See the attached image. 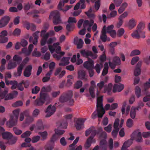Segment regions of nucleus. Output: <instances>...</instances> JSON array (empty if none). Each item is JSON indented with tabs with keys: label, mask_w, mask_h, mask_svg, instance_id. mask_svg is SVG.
I'll use <instances>...</instances> for the list:
<instances>
[{
	"label": "nucleus",
	"mask_w": 150,
	"mask_h": 150,
	"mask_svg": "<svg viewBox=\"0 0 150 150\" xmlns=\"http://www.w3.org/2000/svg\"><path fill=\"white\" fill-rule=\"evenodd\" d=\"M40 137L39 136H34L32 137L31 141L33 143L37 142L40 139Z\"/></svg>",
	"instance_id": "nucleus-58"
},
{
	"label": "nucleus",
	"mask_w": 150,
	"mask_h": 150,
	"mask_svg": "<svg viewBox=\"0 0 150 150\" xmlns=\"http://www.w3.org/2000/svg\"><path fill=\"white\" fill-rule=\"evenodd\" d=\"M112 62L115 64V65H119L120 63V58L117 57H115L113 58Z\"/></svg>",
	"instance_id": "nucleus-46"
},
{
	"label": "nucleus",
	"mask_w": 150,
	"mask_h": 150,
	"mask_svg": "<svg viewBox=\"0 0 150 150\" xmlns=\"http://www.w3.org/2000/svg\"><path fill=\"white\" fill-rule=\"evenodd\" d=\"M73 94L71 91L68 92L62 93L59 97V100L61 103L68 101L69 105H72L74 102V100L72 98Z\"/></svg>",
	"instance_id": "nucleus-4"
},
{
	"label": "nucleus",
	"mask_w": 150,
	"mask_h": 150,
	"mask_svg": "<svg viewBox=\"0 0 150 150\" xmlns=\"http://www.w3.org/2000/svg\"><path fill=\"white\" fill-rule=\"evenodd\" d=\"M2 136L4 139H11L13 136L12 134L8 132H6L3 133Z\"/></svg>",
	"instance_id": "nucleus-29"
},
{
	"label": "nucleus",
	"mask_w": 150,
	"mask_h": 150,
	"mask_svg": "<svg viewBox=\"0 0 150 150\" xmlns=\"http://www.w3.org/2000/svg\"><path fill=\"white\" fill-rule=\"evenodd\" d=\"M32 67L28 65L25 68L23 72V75L25 77H28L31 75Z\"/></svg>",
	"instance_id": "nucleus-11"
},
{
	"label": "nucleus",
	"mask_w": 150,
	"mask_h": 150,
	"mask_svg": "<svg viewBox=\"0 0 150 150\" xmlns=\"http://www.w3.org/2000/svg\"><path fill=\"white\" fill-rule=\"evenodd\" d=\"M56 111V108L54 105L52 106L51 105H49L46 110L45 113H47L45 117H48L53 115Z\"/></svg>",
	"instance_id": "nucleus-6"
},
{
	"label": "nucleus",
	"mask_w": 150,
	"mask_h": 150,
	"mask_svg": "<svg viewBox=\"0 0 150 150\" xmlns=\"http://www.w3.org/2000/svg\"><path fill=\"white\" fill-rule=\"evenodd\" d=\"M91 86L89 88V92L91 97L93 98H94L95 97L94 91V88L95 86V83L94 81H92L91 82Z\"/></svg>",
	"instance_id": "nucleus-13"
},
{
	"label": "nucleus",
	"mask_w": 150,
	"mask_h": 150,
	"mask_svg": "<svg viewBox=\"0 0 150 150\" xmlns=\"http://www.w3.org/2000/svg\"><path fill=\"white\" fill-rule=\"evenodd\" d=\"M124 33V29L123 28H120L117 31V35L118 37H120L123 35Z\"/></svg>",
	"instance_id": "nucleus-55"
},
{
	"label": "nucleus",
	"mask_w": 150,
	"mask_h": 150,
	"mask_svg": "<svg viewBox=\"0 0 150 150\" xmlns=\"http://www.w3.org/2000/svg\"><path fill=\"white\" fill-rule=\"evenodd\" d=\"M14 61L16 62L18 64L21 63L22 60V57L18 55H15L13 57Z\"/></svg>",
	"instance_id": "nucleus-38"
},
{
	"label": "nucleus",
	"mask_w": 150,
	"mask_h": 150,
	"mask_svg": "<svg viewBox=\"0 0 150 150\" xmlns=\"http://www.w3.org/2000/svg\"><path fill=\"white\" fill-rule=\"evenodd\" d=\"M62 69L61 67H59L57 68L54 73L55 76H56L59 75L58 77L59 78L62 77L65 74V71H62L61 72Z\"/></svg>",
	"instance_id": "nucleus-15"
},
{
	"label": "nucleus",
	"mask_w": 150,
	"mask_h": 150,
	"mask_svg": "<svg viewBox=\"0 0 150 150\" xmlns=\"http://www.w3.org/2000/svg\"><path fill=\"white\" fill-rule=\"evenodd\" d=\"M48 94L46 93L40 92L39 98L43 102L45 103V101L49 98Z\"/></svg>",
	"instance_id": "nucleus-22"
},
{
	"label": "nucleus",
	"mask_w": 150,
	"mask_h": 150,
	"mask_svg": "<svg viewBox=\"0 0 150 150\" xmlns=\"http://www.w3.org/2000/svg\"><path fill=\"white\" fill-rule=\"evenodd\" d=\"M57 125L59 127L64 129H66L67 126V123L66 120H63L62 122H58Z\"/></svg>",
	"instance_id": "nucleus-25"
},
{
	"label": "nucleus",
	"mask_w": 150,
	"mask_h": 150,
	"mask_svg": "<svg viewBox=\"0 0 150 150\" xmlns=\"http://www.w3.org/2000/svg\"><path fill=\"white\" fill-rule=\"evenodd\" d=\"M40 88L36 86L32 89V93L33 94L38 93L40 90Z\"/></svg>",
	"instance_id": "nucleus-51"
},
{
	"label": "nucleus",
	"mask_w": 150,
	"mask_h": 150,
	"mask_svg": "<svg viewBox=\"0 0 150 150\" xmlns=\"http://www.w3.org/2000/svg\"><path fill=\"white\" fill-rule=\"evenodd\" d=\"M133 142V139H130L125 141L123 145L126 147H128L132 144Z\"/></svg>",
	"instance_id": "nucleus-52"
},
{
	"label": "nucleus",
	"mask_w": 150,
	"mask_h": 150,
	"mask_svg": "<svg viewBox=\"0 0 150 150\" xmlns=\"http://www.w3.org/2000/svg\"><path fill=\"white\" fill-rule=\"evenodd\" d=\"M35 127L38 129H42L44 128L42 121L41 120H39L38 121Z\"/></svg>",
	"instance_id": "nucleus-37"
},
{
	"label": "nucleus",
	"mask_w": 150,
	"mask_h": 150,
	"mask_svg": "<svg viewBox=\"0 0 150 150\" xmlns=\"http://www.w3.org/2000/svg\"><path fill=\"white\" fill-rule=\"evenodd\" d=\"M74 26V23H69L67 24L66 26V28L67 30L69 32L71 31V29L73 28Z\"/></svg>",
	"instance_id": "nucleus-44"
},
{
	"label": "nucleus",
	"mask_w": 150,
	"mask_h": 150,
	"mask_svg": "<svg viewBox=\"0 0 150 150\" xmlns=\"http://www.w3.org/2000/svg\"><path fill=\"white\" fill-rule=\"evenodd\" d=\"M112 87V84L111 83H109L108 85H106L104 86V93H105L107 91L108 93H109L111 92Z\"/></svg>",
	"instance_id": "nucleus-34"
},
{
	"label": "nucleus",
	"mask_w": 150,
	"mask_h": 150,
	"mask_svg": "<svg viewBox=\"0 0 150 150\" xmlns=\"http://www.w3.org/2000/svg\"><path fill=\"white\" fill-rule=\"evenodd\" d=\"M8 41V38L5 36L0 35V42L4 43L7 42Z\"/></svg>",
	"instance_id": "nucleus-48"
},
{
	"label": "nucleus",
	"mask_w": 150,
	"mask_h": 150,
	"mask_svg": "<svg viewBox=\"0 0 150 150\" xmlns=\"http://www.w3.org/2000/svg\"><path fill=\"white\" fill-rule=\"evenodd\" d=\"M49 27V25L47 23H45L43 25L44 30L41 31V35L42 36L43 34L45 33Z\"/></svg>",
	"instance_id": "nucleus-45"
},
{
	"label": "nucleus",
	"mask_w": 150,
	"mask_h": 150,
	"mask_svg": "<svg viewBox=\"0 0 150 150\" xmlns=\"http://www.w3.org/2000/svg\"><path fill=\"white\" fill-rule=\"evenodd\" d=\"M140 51L138 50H133L131 53V56H133L139 55L140 54Z\"/></svg>",
	"instance_id": "nucleus-50"
},
{
	"label": "nucleus",
	"mask_w": 150,
	"mask_h": 150,
	"mask_svg": "<svg viewBox=\"0 0 150 150\" xmlns=\"http://www.w3.org/2000/svg\"><path fill=\"white\" fill-rule=\"evenodd\" d=\"M59 45V42H57L54 43L52 45H49L48 47L49 50L50 51L51 53H53L55 51V47H56V46Z\"/></svg>",
	"instance_id": "nucleus-32"
},
{
	"label": "nucleus",
	"mask_w": 150,
	"mask_h": 150,
	"mask_svg": "<svg viewBox=\"0 0 150 150\" xmlns=\"http://www.w3.org/2000/svg\"><path fill=\"white\" fill-rule=\"evenodd\" d=\"M124 88V85L121 83L116 84L114 85L112 89V91L115 93L116 91L120 92Z\"/></svg>",
	"instance_id": "nucleus-12"
},
{
	"label": "nucleus",
	"mask_w": 150,
	"mask_h": 150,
	"mask_svg": "<svg viewBox=\"0 0 150 150\" xmlns=\"http://www.w3.org/2000/svg\"><path fill=\"white\" fill-rule=\"evenodd\" d=\"M70 59L68 57H63L61 60V62L59 64V66H64L67 65L69 63Z\"/></svg>",
	"instance_id": "nucleus-17"
},
{
	"label": "nucleus",
	"mask_w": 150,
	"mask_h": 150,
	"mask_svg": "<svg viewBox=\"0 0 150 150\" xmlns=\"http://www.w3.org/2000/svg\"><path fill=\"white\" fill-rule=\"evenodd\" d=\"M96 107L97 114V115L96 111L93 113L92 116L93 119L96 118L97 116L99 118H102L105 112L103 104V96L98 98Z\"/></svg>",
	"instance_id": "nucleus-2"
},
{
	"label": "nucleus",
	"mask_w": 150,
	"mask_h": 150,
	"mask_svg": "<svg viewBox=\"0 0 150 150\" xmlns=\"http://www.w3.org/2000/svg\"><path fill=\"white\" fill-rule=\"evenodd\" d=\"M50 54L49 52H47L44 55L43 59L46 61L49 60L50 58Z\"/></svg>",
	"instance_id": "nucleus-64"
},
{
	"label": "nucleus",
	"mask_w": 150,
	"mask_h": 150,
	"mask_svg": "<svg viewBox=\"0 0 150 150\" xmlns=\"http://www.w3.org/2000/svg\"><path fill=\"white\" fill-rule=\"evenodd\" d=\"M24 67V64L21 63L18 67L17 74H18V76H21L22 72L23 69Z\"/></svg>",
	"instance_id": "nucleus-35"
},
{
	"label": "nucleus",
	"mask_w": 150,
	"mask_h": 150,
	"mask_svg": "<svg viewBox=\"0 0 150 150\" xmlns=\"http://www.w3.org/2000/svg\"><path fill=\"white\" fill-rule=\"evenodd\" d=\"M85 120L84 119L81 118H78L76 121L75 124V127L77 130H79L83 128V124Z\"/></svg>",
	"instance_id": "nucleus-7"
},
{
	"label": "nucleus",
	"mask_w": 150,
	"mask_h": 150,
	"mask_svg": "<svg viewBox=\"0 0 150 150\" xmlns=\"http://www.w3.org/2000/svg\"><path fill=\"white\" fill-rule=\"evenodd\" d=\"M53 23L54 25H57L61 23V20L59 12L56 11L52 12L50 14L49 18H52Z\"/></svg>",
	"instance_id": "nucleus-5"
},
{
	"label": "nucleus",
	"mask_w": 150,
	"mask_h": 150,
	"mask_svg": "<svg viewBox=\"0 0 150 150\" xmlns=\"http://www.w3.org/2000/svg\"><path fill=\"white\" fill-rule=\"evenodd\" d=\"M99 148L102 150H106L107 149V141L106 139H103L100 142Z\"/></svg>",
	"instance_id": "nucleus-20"
},
{
	"label": "nucleus",
	"mask_w": 150,
	"mask_h": 150,
	"mask_svg": "<svg viewBox=\"0 0 150 150\" xmlns=\"http://www.w3.org/2000/svg\"><path fill=\"white\" fill-rule=\"evenodd\" d=\"M79 77V79H84L85 81L87 80V78L86 77V72L85 71L83 70H81L78 72Z\"/></svg>",
	"instance_id": "nucleus-26"
},
{
	"label": "nucleus",
	"mask_w": 150,
	"mask_h": 150,
	"mask_svg": "<svg viewBox=\"0 0 150 150\" xmlns=\"http://www.w3.org/2000/svg\"><path fill=\"white\" fill-rule=\"evenodd\" d=\"M82 86V82L81 81H78L75 83V88L78 89L81 87Z\"/></svg>",
	"instance_id": "nucleus-59"
},
{
	"label": "nucleus",
	"mask_w": 150,
	"mask_h": 150,
	"mask_svg": "<svg viewBox=\"0 0 150 150\" xmlns=\"http://www.w3.org/2000/svg\"><path fill=\"white\" fill-rule=\"evenodd\" d=\"M100 130H102L101 128L99 129V131L97 132L96 130L95 129V128L93 127V128H92V132H91V135L89 138L93 139L94 137L97 134H99V132Z\"/></svg>",
	"instance_id": "nucleus-27"
},
{
	"label": "nucleus",
	"mask_w": 150,
	"mask_h": 150,
	"mask_svg": "<svg viewBox=\"0 0 150 150\" xmlns=\"http://www.w3.org/2000/svg\"><path fill=\"white\" fill-rule=\"evenodd\" d=\"M100 38L104 42H105L107 40L106 31L105 25L103 27L102 31V34L100 36Z\"/></svg>",
	"instance_id": "nucleus-18"
},
{
	"label": "nucleus",
	"mask_w": 150,
	"mask_h": 150,
	"mask_svg": "<svg viewBox=\"0 0 150 150\" xmlns=\"http://www.w3.org/2000/svg\"><path fill=\"white\" fill-rule=\"evenodd\" d=\"M18 119H16L13 117L11 116L9 121L7 122V124L10 127H11L13 126L16 125L17 123Z\"/></svg>",
	"instance_id": "nucleus-16"
},
{
	"label": "nucleus",
	"mask_w": 150,
	"mask_h": 150,
	"mask_svg": "<svg viewBox=\"0 0 150 150\" xmlns=\"http://www.w3.org/2000/svg\"><path fill=\"white\" fill-rule=\"evenodd\" d=\"M13 115L11 116V117H13L16 119H18L19 110L18 109L15 110L13 111Z\"/></svg>",
	"instance_id": "nucleus-41"
},
{
	"label": "nucleus",
	"mask_w": 150,
	"mask_h": 150,
	"mask_svg": "<svg viewBox=\"0 0 150 150\" xmlns=\"http://www.w3.org/2000/svg\"><path fill=\"white\" fill-rule=\"evenodd\" d=\"M13 130L15 134L17 135H19L22 132L21 130L18 129L16 127H13Z\"/></svg>",
	"instance_id": "nucleus-57"
},
{
	"label": "nucleus",
	"mask_w": 150,
	"mask_h": 150,
	"mask_svg": "<svg viewBox=\"0 0 150 150\" xmlns=\"http://www.w3.org/2000/svg\"><path fill=\"white\" fill-rule=\"evenodd\" d=\"M93 141V139L89 138L87 139L85 144V147L86 149L88 148L91 146ZM93 141H94V140H93Z\"/></svg>",
	"instance_id": "nucleus-42"
},
{
	"label": "nucleus",
	"mask_w": 150,
	"mask_h": 150,
	"mask_svg": "<svg viewBox=\"0 0 150 150\" xmlns=\"http://www.w3.org/2000/svg\"><path fill=\"white\" fill-rule=\"evenodd\" d=\"M128 4L126 2L123 3L118 10V12L120 14L121 13L125 10Z\"/></svg>",
	"instance_id": "nucleus-31"
},
{
	"label": "nucleus",
	"mask_w": 150,
	"mask_h": 150,
	"mask_svg": "<svg viewBox=\"0 0 150 150\" xmlns=\"http://www.w3.org/2000/svg\"><path fill=\"white\" fill-rule=\"evenodd\" d=\"M31 134V132L30 131H27L22 134L21 137L22 138H25L29 136Z\"/></svg>",
	"instance_id": "nucleus-54"
},
{
	"label": "nucleus",
	"mask_w": 150,
	"mask_h": 150,
	"mask_svg": "<svg viewBox=\"0 0 150 150\" xmlns=\"http://www.w3.org/2000/svg\"><path fill=\"white\" fill-rule=\"evenodd\" d=\"M141 69L139 68H136L134 70V76H137L140 74Z\"/></svg>",
	"instance_id": "nucleus-62"
},
{
	"label": "nucleus",
	"mask_w": 150,
	"mask_h": 150,
	"mask_svg": "<svg viewBox=\"0 0 150 150\" xmlns=\"http://www.w3.org/2000/svg\"><path fill=\"white\" fill-rule=\"evenodd\" d=\"M119 122L120 120L118 118H117L115 119L113 125V127L114 129H119L118 128V126L119 125Z\"/></svg>",
	"instance_id": "nucleus-56"
},
{
	"label": "nucleus",
	"mask_w": 150,
	"mask_h": 150,
	"mask_svg": "<svg viewBox=\"0 0 150 150\" xmlns=\"http://www.w3.org/2000/svg\"><path fill=\"white\" fill-rule=\"evenodd\" d=\"M81 55L83 57H87L89 56H92L93 55L92 52L91 51H86L85 50H82L80 51Z\"/></svg>",
	"instance_id": "nucleus-23"
},
{
	"label": "nucleus",
	"mask_w": 150,
	"mask_h": 150,
	"mask_svg": "<svg viewBox=\"0 0 150 150\" xmlns=\"http://www.w3.org/2000/svg\"><path fill=\"white\" fill-rule=\"evenodd\" d=\"M150 87V79H149V81L146 82L144 84V89L145 92L146 91L147 89Z\"/></svg>",
	"instance_id": "nucleus-61"
},
{
	"label": "nucleus",
	"mask_w": 150,
	"mask_h": 150,
	"mask_svg": "<svg viewBox=\"0 0 150 150\" xmlns=\"http://www.w3.org/2000/svg\"><path fill=\"white\" fill-rule=\"evenodd\" d=\"M17 66V64L16 62L10 61L7 67V69L9 70L13 69L15 68Z\"/></svg>",
	"instance_id": "nucleus-24"
},
{
	"label": "nucleus",
	"mask_w": 150,
	"mask_h": 150,
	"mask_svg": "<svg viewBox=\"0 0 150 150\" xmlns=\"http://www.w3.org/2000/svg\"><path fill=\"white\" fill-rule=\"evenodd\" d=\"M109 66L108 63L105 62L104 64V67L102 72L103 76L106 75L108 73Z\"/></svg>",
	"instance_id": "nucleus-33"
},
{
	"label": "nucleus",
	"mask_w": 150,
	"mask_h": 150,
	"mask_svg": "<svg viewBox=\"0 0 150 150\" xmlns=\"http://www.w3.org/2000/svg\"><path fill=\"white\" fill-rule=\"evenodd\" d=\"M104 86V82L103 81H101L97 84V86L100 90H101Z\"/></svg>",
	"instance_id": "nucleus-63"
},
{
	"label": "nucleus",
	"mask_w": 150,
	"mask_h": 150,
	"mask_svg": "<svg viewBox=\"0 0 150 150\" xmlns=\"http://www.w3.org/2000/svg\"><path fill=\"white\" fill-rule=\"evenodd\" d=\"M132 135L136 137V141L138 142H142V134L141 132L137 131H134L132 133Z\"/></svg>",
	"instance_id": "nucleus-19"
},
{
	"label": "nucleus",
	"mask_w": 150,
	"mask_h": 150,
	"mask_svg": "<svg viewBox=\"0 0 150 150\" xmlns=\"http://www.w3.org/2000/svg\"><path fill=\"white\" fill-rule=\"evenodd\" d=\"M135 93L137 97L139 98L141 96V90L140 88L138 86L136 87Z\"/></svg>",
	"instance_id": "nucleus-40"
},
{
	"label": "nucleus",
	"mask_w": 150,
	"mask_h": 150,
	"mask_svg": "<svg viewBox=\"0 0 150 150\" xmlns=\"http://www.w3.org/2000/svg\"><path fill=\"white\" fill-rule=\"evenodd\" d=\"M83 66L84 68L87 69H93L94 66L93 60L91 59H88V61L84 62Z\"/></svg>",
	"instance_id": "nucleus-9"
},
{
	"label": "nucleus",
	"mask_w": 150,
	"mask_h": 150,
	"mask_svg": "<svg viewBox=\"0 0 150 150\" xmlns=\"http://www.w3.org/2000/svg\"><path fill=\"white\" fill-rule=\"evenodd\" d=\"M139 58L138 57H135L133 58L131 61V64L132 65H134L139 60Z\"/></svg>",
	"instance_id": "nucleus-60"
},
{
	"label": "nucleus",
	"mask_w": 150,
	"mask_h": 150,
	"mask_svg": "<svg viewBox=\"0 0 150 150\" xmlns=\"http://www.w3.org/2000/svg\"><path fill=\"white\" fill-rule=\"evenodd\" d=\"M83 40L81 39L79 40L77 44L78 49H81L83 47Z\"/></svg>",
	"instance_id": "nucleus-53"
},
{
	"label": "nucleus",
	"mask_w": 150,
	"mask_h": 150,
	"mask_svg": "<svg viewBox=\"0 0 150 150\" xmlns=\"http://www.w3.org/2000/svg\"><path fill=\"white\" fill-rule=\"evenodd\" d=\"M10 20V18L7 16H5L0 20V28H2L6 25Z\"/></svg>",
	"instance_id": "nucleus-8"
},
{
	"label": "nucleus",
	"mask_w": 150,
	"mask_h": 150,
	"mask_svg": "<svg viewBox=\"0 0 150 150\" xmlns=\"http://www.w3.org/2000/svg\"><path fill=\"white\" fill-rule=\"evenodd\" d=\"M55 134L53 135L50 140L45 147V150H52L54 148V142L59 137V135H62L65 132L64 130H60L58 129H55Z\"/></svg>",
	"instance_id": "nucleus-1"
},
{
	"label": "nucleus",
	"mask_w": 150,
	"mask_h": 150,
	"mask_svg": "<svg viewBox=\"0 0 150 150\" xmlns=\"http://www.w3.org/2000/svg\"><path fill=\"white\" fill-rule=\"evenodd\" d=\"M137 21L133 18L130 20L129 22V28L132 29L134 28L136 25Z\"/></svg>",
	"instance_id": "nucleus-28"
},
{
	"label": "nucleus",
	"mask_w": 150,
	"mask_h": 150,
	"mask_svg": "<svg viewBox=\"0 0 150 150\" xmlns=\"http://www.w3.org/2000/svg\"><path fill=\"white\" fill-rule=\"evenodd\" d=\"M40 33L39 31H37L35 32L33 35V36L34 38L33 39V37L31 36L30 37L29 41L30 42H32L35 45H36L38 42V34Z\"/></svg>",
	"instance_id": "nucleus-10"
},
{
	"label": "nucleus",
	"mask_w": 150,
	"mask_h": 150,
	"mask_svg": "<svg viewBox=\"0 0 150 150\" xmlns=\"http://www.w3.org/2000/svg\"><path fill=\"white\" fill-rule=\"evenodd\" d=\"M94 23L93 20L92 19H91L90 21L88 20H86L83 22V27L85 29L88 26L90 27L93 25Z\"/></svg>",
	"instance_id": "nucleus-21"
},
{
	"label": "nucleus",
	"mask_w": 150,
	"mask_h": 150,
	"mask_svg": "<svg viewBox=\"0 0 150 150\" xmlns=\"http://www.w3.org/2000/svg\"><path fill=\"white\" fill-rule=\"evenodd\" d=\"M136 112L134 107H132L130 112V116L132 119H134L136 116Z\"/></svg>",
	"instance_id": "nucleus-39"
},
{
	"label": "nucleus",
	"mask_w": 150,
	"mask_h": 150,
	"mask_svg": "<svg viewBox=\"0 0 150 150\" xmlns=\"http://www.w3.org/2000/svg\"><path fill=\"white\" fill-rule=\"evenodd\" d=\"M145 27V24L142 22H141L137 26V29L134 31L131 34L134 38L138 39L140 37L143 38H145V32L143 31Z\"/></svg>",
	"instance_id": "nucleus-3"
},
{
	"label": "nucleus",
	"mask_w": 150,
	"mask_h": 150,
	"mask_svg": "<svg viewBox=\"0 0 150 150\" xmlns=\"http://www.w3.org/2000/svg\"><path fill=\"white\" fill-rule=\"evenodd\" d=\"M39 134L42 137V140H44L46 139L47 135V132L45 131L40 132Z\"/></svg>",
	"instance_id": "nucleus-47"
},
{
	"label": "nucleus",
	"mask_w": 150,
	"mask_h": 150,
	"mask_svg": "<svg viewBox=\"0 0 150 150\" xmlns=\"http://www.w3.org/2000/svg\"><path fill=\"white\" fill-rule=\"evenodd\" d=\"M45 103L39 98H37L34 102V105L36 106H40L42 105Z\"/></svg>",
	"instance_id": "nucleus-30"
},
{
	"label": "nucleus",
	"mask_w": 150,
	"mask_h": 150,
	"mask_svg": "<svg viewBox=\"0 0 150 150\" xmlns=\"http://www.w3.org/2000/svg\"><path fill=\"white\" fill-rule=\"evenodd\" d=\"M100 0H97L95 2L94 7L96 11L99 9L100 5Z\"/></svg>",
	"instance_id": "nucleus-43"
},
{
	"label": "nucleus",
	"mask_w": 150,
	"mask_h": 150,
	"mask_svg": "<svg viewBox=\"0 0 150 150\" xmlns=\"http://www.w3.org/2000/svg\"><path fill=\"white\" fill-rule=\"evenodd\" d=\"M34 7V5L32 3H30L29 2H28L26 4H25L24 6V9L25 10L28 11L30 8H33Z\"/></svg>",
	"instance_id": "nucleus-36"
},
{
	"label": "nucleus",
	"mask_w": 150,
	"mask_h": 150,
	"mask_svg": "<svg viewBox=\"0 0 150 150\" xmlns=\"http://www.w3.org/2000/svg\"><path fill=\"white\" fill-rule=\"evenodd\" d=\"M18 94L17 91H13L11 93H9L6 96L4 100H5L12 99L14 97H16Z\"/></svg>",
	"instance_id": "nucleus-14"
},
{
	"label": "nucleus",
	"mask_w": 150,
	"mask_h": 150,
	"mask_svg": "<svg viewBox=\"0 0 150 150\" xmlns=\"http://www.w3.org/2000/svg\"><path fill=\"white\" fill-rule=\"evenodd\" d=\"M100 64L98 63L97 64H96V66L94 67V68L95 69L96 72L98 74L100 73V65L102 66L103 65L102 64L101 62H100Z\"/></svg>",
	"instance_id": "nucleus-49"
}]
</instances>
